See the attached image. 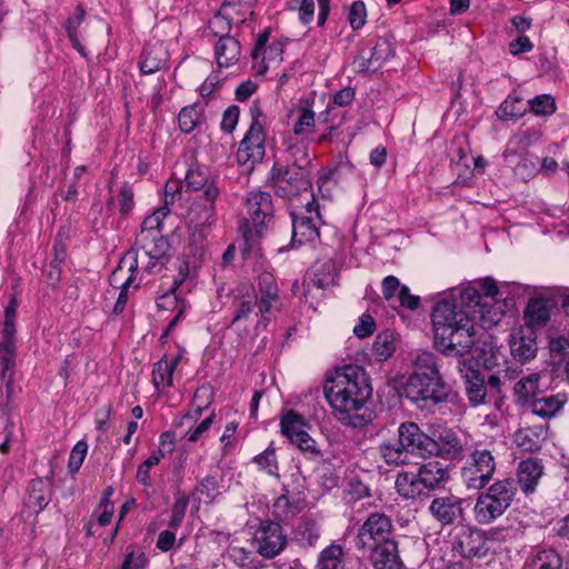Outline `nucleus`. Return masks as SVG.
<instances>
[{
  "label": "nucleus",
  "instance_id": "6ab92c4d",
  "mask_svg": "<svg viewBox=\"0 0 569 569\" xmlns=\"http://www.w3.org/2000/svg\"><path fill=\"white\" fill-rule=\"evenodd\" d=\"M363 552L368 553V560L373 569H402L405 565L396 540L387 541V543L376 546Z\"/></svg>",
  "mask_w": 569,
  "mask_h": 569
},
{
  "label": "nucleus",
  "instance_id": "b1692460",
  "mask_svg": "<svg viewBox=\"0 0 569 569\" xmlns=\"http://www.w3.org/2000/svg\"><path fill=\"white\" fill-rule=\"evenodd\" d=\"M168 241L162 234L149 236L148 233L139 232L136 237L134 247L131 249H136L139 256L164 259V257H168Z\"/></svg>",
  "mask_w": 569,
  "mask_h": 569
},
{
  "label": "nucleus",
  "instance_id": "79ce46f5",
  "mask_svg": "<svg viewBox=\"0 0 569 569\" xmlns=\"http://www.w3.org/2000/svg\"><path fill=\"white\" fill-rule=\"evenodd\" d=\"M281 433L288 438L292 443L305 433L306 422L302 416L293 410L288 411L280 421Z\"/></svg>",
  "mask_w": 569,
  "mask_h": 569
},
{
  "label": "nucleus",
  "instance_id": "f03ea898",
  "mask_svg": "<svg viewBox=\"0 0 569 569\" xmlns=\"http://www.w3.org/2000/svg\"><path fill=\"white\" fill-rule=\"evenodd\" d=\"M403 392L420 408H430L448 399L450 387L443 380L432 352L425 351L416 357L413 371L405 383Z\"/></svg>",
  "mask_w": 569,
  "mask_h": 569
},
{
  "label": "nucleus",
  "instance_id": "a878e982",
  "mask_svg": "<svg viewBox=\"0 0 569 569\" xmlns=\"http://www.w3.org/2000/svg\"><path fill=\"white\" fill-rule=\"evenodd\" d=\"M550 319L549 301L543 298L530 299L525 312L522 327H529L535 332L545 327Z\"/></svg>",
  "mask_w": 569,
  "mask_h": 569
},
{
  "label": "nucleus",
  "instance_id": "e433bc0d",
  "mask_svg": "<svg viewBox=\"0 0 569 569\" xmlns=\"http://www.w3.org/2000/svg\"><path fill=\"white\" fill-rule=\"evenodd\" d=\"M254 3L256 0H224L220 9L232 19L233 23L239 24L246 21L247 16H252Z\"/></svg>",
  "mask_w": 569,
  "mask_h": 569
},
{
  "label": "nucleus",
  "instance_id": "473e14b6",
  "mask_svg": "<svg viewBox=\"0 0 569 569\" xmlns=\"http://www.w3.org/2000/svg\"><path fill=\"white\" fill-rule=\"evenodd\" d=\"M566 402L563 395H555L537 398L529 407L531 412L540 418L549 419L555 417Z\"/></svg>",
  "mask_w": 569,
  "mask_h": 569
},
{
  "label": "nucleus",
  "instance_id": "37998d69",
  "mask_svg": "<svg viewBox=\"0 0 569 569\" xmlns=\"http://www.w3.org/2000/svg\"><path fill=\"white\" fill-rule=\"evenodd\" d=\"M213 399V391L208 387H200L196 390L192 399V411L188 412L183 420H197L202 416V412L211 405Z\"/></svg>",
  "mask_w": 569,
  "mask_h": 569
},
{
  "label": "nucleus",
  "instance_id": "69168bd1",
  "mask_svg": "<svg viewBox=\"0 0 569 569\" xmlns=\"http://www.w3.org/2000/svg\"><path fill=\"white\" fill-rule=\"evenodd\" d=\"M258 288L261 297L269 299H279V290L274 282L273 276L270 273H262L258 279Z\"/></svg>",
  "mask_w": 569,
  "mask_h": 569
},
{
  "label": "nucleus",
  "instance_id": "dca6fc26",
  "mask_svg": "<svg viewBox=\"0 0 569 569\" xmlns=\"http://www.w3.org/2000/svg\"><path fill=\"white\" fill-rule=\"evenodd\" d=\"M218 178L206 166H191L184 177L188 190L197 192L194 198L203 200L218 199L220 190L217 184Z\"/></svg>",
  "mask_w": 569,
  "mask_h": 569
},
{
  "label": "nucleus",
  "instance_id": "72a5a7b5",
  "mask_svg": "<svg viewBox=\"0 0 569 569\" xmlns=\"http://www.w3.org/2000/svg\"><path fill=\"white\" fill-rule=\"evenodd\" d=\"M466 378V393L472 406H479L483 403L486 398V385L485 379L481 377L478 370L468 368L463 375Z\"/></svg>",
  "mask_w": 569,
  "mask_h": 569
},
{
  "label": "nucleus",
  "instance_id": "de8ad7c7",
  "mask_svg": "<svg viewBox=\"0 0 569 569\" xmlns=\"http://www.w3.org/2000/svg\"><path fill=\"white\" fill-rule=\"evenodd\" d=\"M253 462L257 463L258 467L269 476H272L277 479L280 478L276 449L273 448L272 443H270V446L263 452L254 456Z\"/></svg>",
  "mask_w": 569,
  "mask_h": 569
},
{
  "label": "nucleus",
  "instance_id": "774afa93",
  "mask_svg": "<svg viewBox=\"0 0 569 569\" xmlns=\"http://www.w3.org/2000/svg\"><path fill=\"white\" fill-rule=\"evenodd\" d=\"M376 329V321L371 315L363 313L358 321V325L353 328L356 337L363 339L371 336Z\"/></svg>",
  "mask_w": 569,
  "mask_h": 569
},
{
  "label": "nucleus",
  "instance_id": "8fccbe9b",
  "mask_svg": "<svg viewBox=\"0 0 569 569\" xmlns=\"http://www.w3.org/2000/svg\"><path fill=\"white\" fill-rule=\"evenodd\" d=\"M232 19L219 8L218 12L209 20L208 30L219 39L231 37L229 33L232 28Z\"/></svg>",
  "mask_w": 569,
  "mask_h": 569
},
{
  "label": "nucleus",
  "instance_id": "aec40b11",
  "mask_svg": "<svg viewBox=\"0 0 569 569\" xmlns=\"http://www.w3.org/2000/svg\"><path fill=\"white\" fill-rule=\"evenodd\" d=\"M537 335L529 327H520L515 333L511 335L510 350L515 359L520 362H526L536 357Z\"/></svg>",
  "mask_w": 569,
  "mask_h": 569
},
{
  "label": "nucleus",
  "instance_id": "f704fd0d",
  "mask_svg": "<svg viewBox=\"0 0 569 569\" xmlns=\"http://www.w3.org/2000/svg\"><path fill=\"white\" fill-rule=\"evenodd\" d=\"M380 458L390 467H401L409 463L410 455L400 447V443L383 441L378 447Z\"/></svg>",
  "mask_w": 569,
  "mask_h": 569
},
{
  "label": "nucleus",
  "instance_id": "393cba45",
  "mask_svg": "<svg viewBox=\"0 0 569 569\" xmlns=\"http://www.w3.org/2000/svg\"><path fill=\"white\" fill-rule=\"evenodd\" d=\"M431 456L449 460L460 459L463 456V442L452 430H443L436 440V450L429 453Z\"/></svg>",
  "mask_w": 569,
  "mask_h": 569
},
{
  "label": "nucleus",
  "instance_id": "1a4fd4ad",
  "mask_svg": "<svg viewBox=\"0 0 569 569\" xmlns=\"http://www.w3.org/2000/svg\"><path fill=\"white\" fill-rule=\"evenodd\" d=\"M292 222V242L305 244L319 239V223L321 216L319 204L311 196V200L307 201L302 212L291 211Z\"/></svg>",
  "mask_w": 569,
  "mask_h": 569
},
{
  "label": "nucleus",
  "instance_id": "cd10ccee",
  "mask_svg": "<svg viewBox=\"0 0 569 569\" xmlns=\"http://www.w3.org/2000/svg\"><path fill=\"white\" fill-rule=\"evenodd\" d=\"M543 473V467L538 459H527L519 463L518 482L525 493L536 490L539 479Z\"/></svg>",
  "mask_w": 569,
  "mask_h": 569
},
{
  "label": "nucleus",
  "instance_id": "3c124183",
  "mask_svg": "<svg viewBox=\"0 0 569 569\" xmlns=\"http://www.w3.org/2000/svg\"><path fill=\"white\" fill-rule=\"evenodd\" d=\"M526 112L522 99L518 97H508L498 108L497 116L501 120H513L520 118Z\"/></svg>",
  "mask_w": 569,
  "mask_h": 569
},
{
  "label": "nucleus",
  "instance_id": "f8f14e48",
  "mask_svg": "<svg viewBox=\"0 0 569 569\" xmlns=\"http://www.w3.org/2000/svg\"><path fill=\"white\" fill-rule=\"evenodd\" d=\"M449 335H445L433 339L435 348L438 352L446 357L463 358L469 355L476 342V331L473 322L460 328L450 329L447 331Z\"/></svg>",
  "mask_w": 569,
  "mask_h": 569
},
{
  "label": "nucleus",
  "instance_id": "6e6552de",
  "mask_svg": "<svg viewBox=\"0 0 569 569\" xmlns=\"http://www.w3.org/2000/svg\"><path fill=\"white\" fill-rule=\"evenodd\" d=\"M393 526L388 516L380 512H373L368 516L360 526L356 537V547L365 551L376 546L395 540L392 538Z\"/></svg>",
  "mask_w": 569,
  "mask_h": 569
},
{
  "label": "nucleus",
  "instance_id": "a18cd8bd",
  "mask_svg": "<svg viewBox=\"0 0 569 569\" xmlns=\"http://www.w3.org/2000/svg\"><path fill=\"white\" fill-rule=\"evenodd\" d=\"M396 351L392 333L386 331L379 333L372 345V353L378 361H386Z\"/></svg>",
  "mask_w": 569,
  "mask_h": 569
},
{
  "label": "nucleus",
  "instance_id": "0e129e2a",
  "mask_svg": "<svg viewBox=\"0 0 569 569\" xmlns=\"http://www.w3.org/2000/svg\"><path fill=\"white\" fill-rule=\"evenodd\" d=\"M117 201L119 204V211H120L121 216L122 217L128 216L134 206L133 191H132V188L128 183H124L120 188L119 193L117 196Z\"/></svg>",
  "mask_w": 569,
  "mask_h": 569
},
{
  "label": "nucleus",
  "instance_id": "052dcab7",
  "mask_svg": "<svg viewBox=\"0 0 569 569\" xmlns=\"http://www.w3.org/2000/svg\"><path fill=\"white\" fill-rule=\"evenodd\" d=\"M475 286L480 293L482 302H496L499 289L492 278H485L475 282Z\"/></svg>",
  "mask_w": 569,
  "mask_h": 569
},
{
  "label": "nucleus",
  "instance_id": "423d86ee",
  "mask_svg": "<svg viewBox=\"0 0 569 569\" xmlns=\"http://www.w3.org/2000/svg\"><path fill=\"white\" fill-rule=\"evenodd\" d=\"M251 123L244 138L240 141L237 158L239 162H259L264 157L266 132L261 121L262 110L259 101H253L249 109Z\"/></svg>",
  "mask_w": 569,
  "mask_h": 569
},
{
  "label": "nucleus",
  "instance_id": "9d476101",
  "mask_svg": "<svg viewBox=\"0 0 569 569\" xmlns=\"http://www.w3.org/2000/svg\"><path fill=\"white\" fill-rule=\"evenodd\" d=\"M431 321L433 339L438 337L442 339L445 335H448V330L473 322L468 310L450 300H442L433 307Z\"/></svg>",
  "mask_w": 569,
  "mask_h": 569
},
{
  "label": "nucleus",
  "instance_id": "bf43d9fd",
  "mask_svg": "<svg viewBox=\"0 0 569 569\" xmlns=\"http://www.w3.org/2000/svg\"><path fill=\"white\" fill-rule=\"evenodd\" d=\"M535 114L549 116L556 111V101L550 94H540L529 101Z\"/></svg>",
  "mask_w": 569,
  "mask_h": 569
},
{
  "label": "nucleus",
  "instance_id": "7c9ffc66",
  "mask_svg": "<svg viewBox=\"0 0 569 569\" xmlns=\"http://www.w3.org/2000/svg\"><path fill=\"white\" fill-rule=\"evenodd\" d=\"M311 161L308 147L302 141L287 147L283 167L311 172Z\"/></svg>",
  "mask_w": 569,
  "mask_h": 569
},
{
  "label": "nucleus",
  "instance_id": "2eb2a0df",
  "mask_svg": "<svg viewBox=\"0 0 569 569\" xmlns=\"http://www.w3.org/2000/svg\"><path fill=\"white\" fill-rule=\"evenodd\" d=\"M465 500L452 493L436 497L429 505V513L441 526H452L465 520Z\"/></svg>",
  "mask_w": 569,
  "mask_h": 569
},
{
  "label": "nucleus",
  "instance_id": "4be33fe9",
  "mask_svg": "<svg viewBox=\"0 0 569 569\" xmlns=\"http://www.w3.org/2000/svg\"><path fill=\"white\" fill-rule=\"evenodd\" d=\"M339 269L332 259L317 261L313 266L312 272L309 274L305 293L309 292L311 288L327 289L337 283Z\"/></svg>",
  "mask_w": 569,
  "mask_h": 569
},
{
  "label": "nucleus",
  "instance_id": "5fc2aeb1",
  "mask_svg": "<svg viewBox=\"0 0 569 569\" xmlns=\"http://www.w3.org/2000/svg\"><path fill=\"white\" fill-rule=\"evenodd\" d=\"M0 353L16 355L14 321H3L0 341Z\"/></svg>",
  "mask_w": 569,
  "mask_h": 569
},
{
  "label": "nucleus",
  "instance_id": "6e6d98bb",
  "mask_svg": "<svg viewBox=\"0 0 569 569\" xmlns=\"http://www.w3.org/2000/svg\"><path fill=\"white\" fill-rule=\"evenodd\" d=\"M168 212H169V209L167 208V206H164V207L158 209L157 211H154L149 217H147L141 223L140 232L148 233L149 236L150 234L151 236L161 234L160 233L161 222H162V219L168 214Z\"/></svg>",
  "mask_w": 569,
  "mask_h": 569
},
{
  "label": "nucleus",
  "instance_id": "603ef678",
  "mask_svg": "<svg viewBox=\"0 0 569 569\" xmlns=\"http://www.w3.org/2000/svg\"><path fill=\"white\" fill-rule=\"evenodd\" d=\"M201 113L196 106H188L181 109L178 116L179 127L182 132L190 133L200 123Z\"/></svg>",
  "mask_w": 569,
  "mask_h": 569
},
{
  "label": "nucleus",
  "instance_id": "ea45409f",
  "mask_svg": "<svg viewBox=\"0 0 569 569\" xmlns=\"http://www.w3.org/2000/svg\"><path fill=\"white\" fill-rule=\"evenodd\" d=\"M343 557V548L340 545L331 543L320 552L316 569H345Z\"/></svg>",
  "mask_w": 569,
  "mask_h": 569
},
{
  "label": "nucleus",
  "instance_id": "2f4dec72",
  "mask_svg": "<svg viewBox=\"0 0 569 569\" xmlns=\"http://www.w3.org/2000/svg\"><path fill=\"white\" fill-rule=\"evenodd\" d=\"M523 569H562V559L553 549H543L532 553Z\"/></svg>",
  "mask_w": 569,
  "mask_h": 569
},
{
  "label": "nucleus",
  "instance_id": "20e7f679",
  "mask_svg": "<svg viewBox=\"0 0 569 569\" xmlns=\"http://www.w3.org/2000/svg\"><path fill=\"white\" fill-rule=\"evenodd\" d=\"M515 482L502 479L493 482L481 492L473 506V518L478 525H490L500 518L511 506L516 495Z\"/></svg>",
  "mask_w": 569,
  "mask_h": 569
},
{
  "label": "nucleus",
  "instance_id": "c03bdc74",
  "mask_svg": "<svg viewBox=\"0 0 569 569\" xmlns=\"http://www.w3.org/2000/svg\"><path fill=\"white\" fill-rule=\"evenodd\" d=\"M461 303L468 308L472 309V312H478L481 317H485L486 313H490V310H486L489 306V302H482L480 298V293L478 292L475 283L463 288L460 292Z\"/></svg>",
  "mask_w": 569,
  "mask_h": 569
},
{
  "label": "nucleus",
  "instance_id": "39448f33",
  "mask_svg": "<svg viewBox=\"0 0 569 569\" xmlns=\"http://www.w3.org/2000/svg\"><path fill=\"white\" fill-rule=\"evenodd\" d=\"M269 182L278 197L288 200L308 192L312 187L311 172L286 168L281 163L273 164Z\"/></svg>",
  "mask_w": 569,
  "mask_h": 569
},
{
  "label": "nucleus",
  "instance_id": "412c9836",
  "mask_svg": "<svg viewBox=\"0 0 569 569\" xmlns=\"http://www.w3.org/2000/svg\"><path fill=\"white\" fill-rule=\"evenodd\" d=\"M216 200L193 198L186 216L188 228H211L216 222Z\"/></svg>",
  "mask_w": 569,
  "mask_h": 569
},
{
  "label": "nucleus",
  "instance_id": "09e8293b",
  "mask_svg": "<svg viewBox=\"0 0 569 569\" xmlns=\"http://www.w3.org/2000/svg\"><path fill=\"white\" fill-rule=\"evenodd\" d=\"M218 493V481L213 476L204 477L196 487L192 496L198 502L211 503Z\"/></svg>",
  "mask_w": 569,
  "mask_h": 569
},
{
  "label": "nucleus",
  "instance_id": "5701e85b",
  "mask_svg": "<svg viewBox=\"0 0 569 569\" xmlns=\"http://www.w3.org/2000/svg\"><path fill=\"white\" fill-rule=\"evenodd\" d=\"M50 478H37L30 481L26 498V506L39 513L51 500Z\"/></svg>",
  "mask_w": 569,
  "mask_h": 569
},
{
  "label": "nucleus",
  "instance_id": "ddd939ff",
  "mask_svg": "<svg viewBox=\"0 0 569 569\" xmlns=\"http://www.w3.org/2000/svg\"><path fill=\"white\" fill-rule=\"evenodd\" d=\"M252 543L260 556L272 559L286 548L287 536L279 522L266 520L256 529Z\"/></svg>",
  "mask_w": 569,
  "mask_h": 569
},
{
  "label": "nucleus",
  "instance_id": "c85d7f7f",
  "mask_svg": "<svg viewBox=\"0 0 569 569\" xmlns=\"http://www.w3.org/2000/svg\"><path fill=\"white\" fill-rule=\"evenodd\" d=\"M241 54V46L236 37H228L217 40L214 44V57L220 68L230 67L238 62Z\"/></svg>",
  "mask_w": 569,
  "mask_h": 569
},
{
  "label": "nucleus",
  "instance_id": "864d4df0",
  "mask_svg": "<svg viewBox=\"0 0 569 569\" xmlns=\"http://www.w3.org/2000/svg\"><path fill=\"white\" fill-rule=\"evenodd\" d=\"M189 229V244L193 249V256L201 259L204 254L208 244V236L211 228H188Z\"/></svg>",
  "mask_w": 569,
  "mask_h": 569
},
{
  "label": "nucleus",
  "instance_id": "bb28decb",
  "mask_svg": "<svg viewBox=\"0 0 569 569\" xmlns=\"http://www.w3.org/2000/svg\"><path fill=\"white\" fill-rule=\"evenodd\" d=\"M138 268V251L129 249L121 258L118 268L112 272L110 282L116 288L127 290L132 281V272Z\"/></svg>",
  "mask_w": 569,
  "mask_h": 569
},
{
  "label": "nucleus",
  "instance_id": "49530a36",
  "mask_svg": "<svg viewBox=\"0 0 569 569\" xmlns=\"http://www.w3.org/2000/svg\"><path fill=\"white\" fill-rule=\"evenodd\" d=\"M86 16L84 9L78 4L76 8V16L73 19H69L66 22V30L68 33V37L72 43V47L82 56L86 57L87 52L84 47L81 44L79 38H78V28L83 21Z\"/></svg>",
  "mask_w": 569,
  "mask_h": 569
},
{
  "label": "nucleus",
  "instance_id": "f3484780",
  "mask_svg": "<svg viewBox=\"0 0 569 569\" xmlns=\"http://www.w3.org/2000/svg\"><path fill=\"white\" fill-rule=\"evenodd\" d=\"M395 51L387 40H379L373 48L361 49L353 60V66L359 73L376 72L393 57Z\"/></svg>",
  "mask_w": 569,
  "mask_h": 569
},
{
  "label": "nucleus",
  "instance_id": "680f3d73",
  "mask_svg": "<svg viewBox=\"0 0 569 569\" xmlns=\"http://www.w3.org/2000/svg\"><path fill=\"white\" fill-rule=\"evenodd\" d=\"M216 418L214 412H211L210 416H208L206 419H203L198 426L190 427L188 431H186L181 439H186L189 442H197L202 438L204 433L208 432L209 428L211 427L213 420Z\"/></svg>",
  "mask_w": 569,
  "mask_h": 569
},
{
  "label": "nucleus",
  "instance_id": "4468645a",
  "mask_svg": "<svg viewBox=\"0 0 569 569\" xmlns=\"http://www.w3.org/2000/svg\"><path fill=\"white\" fill-rule=\"evenodd\" d=\"M398 442L409 455H419L422 458L429 457V453L436 450V440L412 421H406L399 426Z\"/></svg>",
  "mask_w": 569,
  "mask_h": 569
},
{
  "label": "nucleus",
  "instance_id": "13d9d810",
  "mask_svg": "<svg viewBox=\"0 0 569 569\" xmlns=\"http://www.w3.org/2000/svg\"><path fill=\"white\" fill-rule=\"evenodd\" d=\"M297 533L303 545L313 547L320 538V528L313 520H306L300 525Z\"/></svg>",
  "mask_w": 569,
  "mask_h": 569
},
{
  "label": "nucleus",
  "instance_id": "4d7b16f0",
  "mask_svg": "<svg viewBox=\"0 0 569 569\" xmlns=\"http://www.w3.org/2000/svg\"><path fill=\"white\" fill-rule=\"evenodd\" d=\"M315 126V112L309 108H302L299 110V117L293 124V133L296 136L311 133Z\"/></svg>",
  "mask_w": 569,
  "mask_h": 569
},
{
  "label": "nucleus",
  "instance_id": "0eeeda50",
  "mask_svg": "<svg viewBox=\"0 0 569 569\" xmlns=\"http://www.w3.org/2000/svg\"><path fill=\"white\" fill-rule=\"evenodd\" d=\"M249 219H246L240 229L247 241L253 240V230L257 238L262 237L264 226L272 219L273 207L268 192L252 191L246 198Z\"/></svg>",
  "mask_w": 569,
  "mask_h": 569
},
{
  "label": "nucleus",
  "instance_id": "4c0bfd02",
  "mask_svg": "<svg viewBox=\"0 0 569 569\" xmlns=\"http://www.w3.org/2000/svg\"><path fill=\"white\" fill-rule=\"evenodd\" d=\"M543 427L539 428H521L515 435L516 445L523 451L535 452L541 448Z\"/></svg>",
  "mask_w": 569,
  "mask_h": 569
},
{
  "label": "nucleus",
  "instance_id": "a211bd4d",
  "mask_svg": "<svg viewBox=\"0 0 569 569\" xmlns=\"http://www.w3.org/2000/svg\"><path fill=\"white\" fill-rule=\"evenodd\" d=\"M452 551L465 559L481 558L488 548L483 531L477 528L463 530L456 539Z\"/></svg>",
  "mask_w": 569,
  "mask_h": 569
},
{
  "label": "nucleus",
  "instance_id": "58836bf2",
  "mask_svg": "<svg viewBox=\"0 0 569 569\" xmlns=\"http://www.w3.org/2000/svg\"><path fill=\"white\" fill-rule=\"evenodd\" d=\"M277 498L272 506V515L278 521H286L295 518L300 511L301 506L299 501L289 498L288 490Z\"/></svg>",
  "mask_w": 569,
  "mask_h": 569
},
{
  "label": "nucleus",
  "instance_id": "9b49d317",
  "mask_svg": "<svg viewBox=\"0 0 569 569\" xmlns=\"http://www.w3.org/2000/svg\"><path fill=\"white\" fill-rule=\"evenodd\" d=\"M496 471V460L488 449H476L462 469L469 489H483Z\"/></svg>",
  "mask_w": 569,
  "mask_h": 569
},
{
  "label": "nucleus",
  "instance_id": "e2e57ef3",
  "mask_svg": "<svg viewBox=\"0 0 569 569\" xmlns=\"http://www.w3.org/2000/svg\"><path fill=\"white\" fill-rule=\"evenodd\" d=\"M367 10L362 1H355L349 9V23L353 30L362 28L366 23Z\"/></svg>",
  "mask_w": 569,
  "mask_h": 569
},
{
  "label": "nucleus",
  "instance_id": "c9c22d12",
  "mask_svg": "<svg viewBox=\"0 0 569 569\" xmlns=\"http://www.w3.org/2000/svg\"><path fill=\"white\" fill-rule=\"evenodd\" d=\"M167 62V53L161 46H149L142 53L140 70L144 74L159 71Z\"/></svg>",
  "mask_w": 569,
  "mask_h": 569
},
{
  "label": "nucleus",
  "instance_id": "f257e3e1",
  "mask_svg": "<svg viewBox=\"0 0 569 569\" xmlns=\"http://www.w3.org/2000/svg\"><path fill=\"white\" fill-rule=\"evenodd\" d=\"M325 397L332 409L333 417L343 426L363 428L370 416L360 412L372 396L370 378L366 370L357 365L338 368L323 385Z\"/></svg>",
  "mask_w": 569,
  "mask_h": 569
},
{
  "label": "nucleus",
  "instance_id": "7ed1b4c3",
  "mask_svg": "<svg viewBox=\"0 0 569 569\" xmlns=\"http://www.w3.org/2000/svg\"><path fill=\"white\" fill-rule=\"evenodd\" d=\"M450 480L449 468L440 461L421 463L417 471H400L395 487L400 497L408 500L429 498L432 492L446 488Z\"/></svg>",
  "mask_w": 569,
  "mask_h": 569
},
{
  "label": "nucleus",
  "instance_id": "c756f323",
  "mask_svg": "<svg viewBox=\"0 0 569 569\" xmlns=\"http://www.w3.org/2000/svg\"><path fill=\"white\" fill-rule=\"evenodd\" d=\"M539 373H530L520 379L513 387L516 402L521 407H530L539 393Z\"/></svg>",
  "mask_w": 569,
  "mask_h": 569
},
{
  "label": "nucleus",
  "instance_id": "338daca9",
  "mask_svg": "<svg viewBox=\"0 0 569 569\" xmlns=\"http://www.w3.org/2000/svg\"><path fill=\"white\" fill-rule=\"evenodd\" d=\"M293 443H296L297 447L311 459H316L321 456V450L319 449L316 440H313L307 431L305 433H300V437Z\"/></svg>",
  "mask_w": 569,
  "mask_h": 569
},
{
  "label": "nucleus",
  "instance_id": "a19ab883",
  "mask_svg": "<svg viewBox=\"0 0 569 569\" xmlns=\"http://www.w3.org/2000/svg\"><path fill=\"white\" fill-rule=\"evenodd\" d=\"M179 360V356H177L171 361L164 357L154 365L152 370V381L157 389H159L160 386L170 387L172 385V375L178 366Z\"/></svg>",
  "mask_w": 569,
  "mask_h": 569
}]
</instances>
